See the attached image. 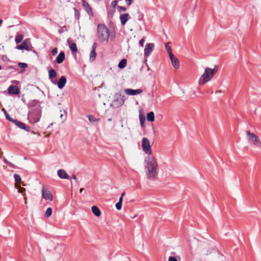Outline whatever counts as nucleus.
Returning a JSON list of instances; mask_svg holds the SVG:
<instances>
[{
	"mask_svg": "<svg viewBox=\"0 0 261 261\" xmlns=\"http://www.w3.org/2000/svg\"><path fill=\"white\" fill-rule=\"evenodd\" d=\"M146 174L147 178L154 179L158 175V165L156 159L152 156H148L145 160Z\"/></svg>",
	"mask_w": 261,
	"mask_h": 261,
	"instance_id": "nucleus-1",
	"label": "nucleus"
},
{
	"mask_svg": "<svg viewBox=\"0 0 261 261\" xmlns=\"http://www.w3.org/2000/svg\"><path fill=\"white\" fill-rule=\"evenodd\" d=\"M218 71L217 66L214 69L207 67L205 69L203 74L200 76L199 80V84L203 85L209 82Z\"/></svg>",
	"mask_w": 261,
	"mask_h": 261,
	"instance_id": "nucleus-2",
	"label": "nucleus"
},
{
	"mask_svg": "<svg viewBox=\"0 0 261 261\" xmlns=\"http://www.w3.org/2000/svg\"><path fill=\"white\" fill-rule=\"evenodd\" d=\"M110 33L108 28L104 24H99L97 28V36L101 42H108Z\"/></svg>",
	"mask_w": 261,
	"mask_h": 261,
	"instance_id": "nucleus-3",
	"label": "nucleus"
},
{
	"mask_svg": "<svg viewBox=\"0 0 261 261\" xmlns=\"http://www.w3.org/2000/svg\"><path fill=\"white\" fill-rule=\"evenodd\" d=\"M41 115V110L40 108H35L31 110L28 115V119L31 123H35L40 120Z\"/></svg>",
	"mask_w": 261,
	"mask_h": 261,
	"instance_id": "nucleus-4",
	"label": "nucleus"
},
{
	"mask_svg": "<svg viewBox=\"0 0 261 261\" xmlns=\"http://www.w3.org/2000/svg\"><path fill=\"white\" fill-rule=\"evenodd\" d=\"M142 146L143 150L146 154H148L149 155L151 154V149L150 142L147 138H143Z\"/></svg>",
	"mask_w": 261,
	"mask_h": 261,
	"instance_id": "nucleus-5",
	"label": "nucleus"
},
{
	"mask_svg": "<svg viewBox=\"0 0 261 261\" xmlns=\"http://www.w3.org/2000/svg\"><path fill=\"white\" fill-rule=\"evenodd\" d=\"M246 133L250 142L256 145L260 144L261 142L258 136L249 131H247Z\"/></svg>",
	"mask_w": 261,
	"mask_h": 261,
	"instance_id": "nucleus-6",
	"label": "nucleus"
},
{
	"mask_svg": "<svg viewBox=\"0 0 261 261\" xmlns=\"http://www.w3.org/2000/svg\"><path fill=\"white\" fill-rule=\"evenodd\" d=\"M42 196L45 200H48L50 201L53 200V196L50 191L47 189H45L44 187L42 189Z\"/></svg>",
	"mask_w": 261,
	"mask_h": 261,
	"instance_id": "nucleus-7",
	"label": "nucleus"
},
{
	"mask_svg": "<svg viewBox=\"0 0 261 261\" xmlns=\"http://www.w3.org/2000/svg\"><path fill=\"white\" fill-rule=\"evenodd\" d=\"M154 44L153 43H148L145 45V47L144 49V55L145 57H147L151 54V52L153 51L154 49Z\"/></svg>",
	"mask_w": 261,
	"mask_h": 261,
	"instance_id": "nucleus-8",
	"label": "nucleus"
},
{
	"mask_svg": "<svg viewBox=\"0 0 261 261\" xmlns=\"http://www.w3.org/2000/svg\"><path fill=\"white\" fill-rule=\"evenodd\" d=\"M124 96L121 94H117L116 95V98L114 100V102L116 103L117 106H121L124 103Z\"/></svg>",
	"mask_w": 261,
	"mask_h": 261,
	"instance_id": "nucleus-9",
	"label": "nucleus"
},
{
	"mask_svg": "<svg viewBox=\"0 0 261 261\" xmlns=\"http://www.w3.org/2000/svg\"><path fill=\"white\" fill-rule=\"evenodd\" d=\"M67 43L68 44L70 49L71 50L72 54H76L77 51V48L75 43L70 39H67Z\"/></svg>",
	"mask_w": 261,
	"mask_h": 261,
	"instance_id": "nucleus-10",
	"label": "nucleus"
},
{
	"mask_svg": "<svg viewBox=\"0 0 261 261\" xmlns=\"http://www.w3.org/2000/svg\"><path fill=\"white\" fill-rule=\"evenodd\" d=\"M170 56H169L170 59L172 63V65L173 67L175 69H178L179 67V62L178 60L174 57L173 54H170Z\"/></svg>",
	"mask_w": 261,
	"mask_h": 261,
	"instance_id": "nucleus-11",
	"label": "nucleus"
},
{
	"mask_svg": "<svg viewBox=\"0 0 261 261\" xmlns=\"http://www.w3.org/2000/svg\"><path fill=\"white\" fill-rule=\"evenodd\" d=\"M82 5L85 10L88 13V14L90 16H92L93 15V13L92 10V8L89 5V4L85 0H82Z\"/></svg>",
	"mask_w": 261,
	"mask_h": 261,
	"instance_id": "nucleus-12",
	"label": "nucleus"
},
{
	"mask_svg": "<svg viewBox=\"0 0 261 261\" xmlns=\"http://www.w3.org/2000/svg\"><path fill=\"white\" fill-rule=\"evenodd\" d=\"M125 92L127 95H135L142 93L143 90L141 89L134 90L131 89H126Z\"/></svg>",
	"mask_w": 261,
	"mask_h": 261,
	"instance_id": "nucleus-13",
	"label": "nucleus"
},
{
	"mask_svg": "<svg viewBox=\"0 0 261 261\" xmlns=\"http://www.w3.org/2000/svg\"><path fill=\"white\" fill-rule=\"evenodd\" d=\"M8 93L10 94L17 95L19 93L20 91L18 87L16 86L11 85L8 88Z\"/></svg>",
	"mask_w": 261,
	"mask_h": 261,
	"instance_id": "nucleus-14",
	"label": "nucleus"
},
{
	"mask_svg": "<svg viewBox=\"0 0 261 261\" xmlns=\"http://www.w3.org/2000/svg\"><path fill=\"white\" fill-rule=\"evenodd\" d=\"M97 47L96 43L94 42L92 45V49L90 54V60L93 61L95 60L96 57V53L95 51Z\"/></svg>",
	"mask_w": 261,
	"mask_h": 261,
	"instance_id": "nucleus-15",
	"label": "nucleus"
},
{
	"mask_svg": "<svg viewBox=\"0 0 261 261\" xmlns=\"http://www.w3.org/2000/svg\"><path fill=\"white\" fill-rule=\"evenodd\" d=\"M130 18L128 13L121 14L120 16V19L122 25H124L126 24L127 21Z\"/></svg>",
	"mask_w": 261,
	"mask_h": 261,
	"instance_id": "nucleus-16",
	"label": "nucleus"
},
{
	"mask_svg": "<svg viewBox=\"0 0 261 261\" xmlns=\"http://www.w3.org/2000/svg\"><path fill=\"white\" fill-rule=\"evenodd\" d=\"M66 83V79L64 76H62L58 82V87L60 89H62Z\"/></svg>",
	"mask_w": 261,
	"mask_h": 261,
	"instance_id": "nucleus-17",
	"label": "nucleus"
},
{
	"mask_svg": "<svg viewBox=\"0 0 261 261\" xmlns=\"http://www.w3.org/2000/svg\"><path fill=\"white\" fill-rule=\"evenodd\" d=\"M58 175L63 179H67L69 177L66 171L63 169H60L58 171Z\"/></svg>",
	"mask_w": 261,
	"mask_h": 261,
	"instance_id": "nucleus-18",
	"label": "nucleus"
},
{
	"mask_svg": "<svg viewBox=\"0 0 261 261\" xmlns=\"http://www.w3.org/2000/svg\"><path fill=\"white\" fill-rule=\"evenodd\" d=\"M65 56L64 51H61L56 58L57 63L58 64L62 63L65 60Z\"/></svg>",
	"mask_w": 261,
	"mask_h": 261,
	"instance_id": "nucleus-19",
	"label": "nucleus"
},
{
	"mask_svg": "<svg viewBox=\"0 0 261 261\" xmlns=\"http://www.w3.org/2000/svg\"><path fill=\"white\" fill-rule=\"evenodd\" d=\"M16 48L18 49H20V50H22V49H25L27 50H29L28 44H27L26 41H23L21 44L17 45Z\"/></svg>",
	"mask_w": 261,
	"mask_h": 261,
	"instance_id": "nucleus-20",
	"label": "nucleus"
},
{
	"mask_svg": "<svg viewBox=\"0 0 261 261\" xmlns=\"http://www.w3.org/2000/svg\"><path fill=\"white\" fill-rule=\"evenodd\" d=\"M92 213L97 217H99L101 215V212L97 206H93L92 207Z\"/></svg>",
	"mask_w": 261,
	"mask_h": 261,
	"instance_id": "nucleus-21",
	"label": "nucleus"
},
{
	"mask_svg": "<svg viewBox=\"0 0 261 261\" xmlns=\"http://www.w3.org/2000/svg\"><path fill=\"white\" fill-rule=\"evenodd\" d=\"M147 120L148 121L152 122L154 120V114L153 112L147 113L146 116Z\"/></svg>",
	"mask_w": 261,
	"mask_h": 261,
	"instance_id": "nucleus-22",
	"label": "nucleus"
},
{
	"mask_svg": "<svg viewBox=\"0 0 261 261\" xmlns=\"http://www.w3.org/2000/svg\"><path fill=\"white\" fill-rule=\"evenodd\" d=\"M127 64V60L125 59H123L120 61V62L118 64V67L120 69L124 68L126 67Z\"/></svg>",
	"mask_w": 261,
	"mask_h": 261,
	"instance_id": "nucleus-23",
	"label": "nucleus"
},
{
	"mask_svg": "<svg viewBox=\"0 0 261 261\" xmlns=\"http://www.w3.org/2000/svg\"><path fill=\"white\" fill-rule=\"evenodd\" d=\"M12 122L14 123L16 126H17L18 127H19L21 129H23L24 128V127H25L24 123H23L20 121H19L17 120L14 119Z\"/></svg>",
	"mask_w": 261,
	"mask_h": 261,
	"instance_id": "nucleus-24",
	"label": "nucleus"
},
{
	"mask_svg": "<svg viewBox=\"0 0 261 261\" xmlns=\"http://www.w3.org/2000/svg\"><path fill=\"white\" fill-rule=\"evenodd\" d=\"M49 78L52 79L57 76V72L54 69H51L48 71Z\"/></svg>",
	"mask_w": 261,
	"mask_h": 261,
	"instance_id": "nucleus-25",
	"label": "nucleus"
},
{
	"mask_svg": "<svg viewBox=\"0 0 261 261\" xmlns=\"http://www.w3.org/2000/svg\"><path fill=\"white\" fill-rule=\"evenodd\" d=\"M87 117L90 122L92 123H95L98 122L99 121V119H97L95 117H94L92 115H89L87 116Z\"/></svg>",
	"mask_w": 261,
	"mask_h": 261,
	"instance_id": "nucleus-26",
	"label": "nucleus"
},
{
	"mask_svg": "<svg viewBox=\"0 0 261 261\" xmlns=\"http://www.w3.org/2000/svg\"><path fill=\"white\" fill-rule=\"evenodd\" d=\"M23 39V36L22 35H19L16 36L15 41L16 43H19L21 42Z\"/></svg>",
	"mask_w": 261,
	"mask_h": 261,
	"instance_id": "nucleus-27",
	"label": "nucleus"
},
{
	"mask_svg": "<svg viewBox=\"0 0 261 261\" xmlns=\"http://www.w3.org/2000/svg\"><path fill=\"white\" fill-rule=\"evenodd\" d=\"M52 214V209L51 207H48L46 210V211L45 214V216L47 218L49 217Z\"/></svg>",
	"mask_w": 261,
	"mask_h": 261,
	"instance_id": "nucleus-28",
	"label": "nucleus"
},
{
	"mask_svg": "<svg viewBox=\"0 0 261 261\" xmlns=\"http://www.w3.org/2000/svg\"><path fill=\"white\" fill-rule=\"evenodd\" d=\"M4 110V114H5V115L6 116V119L10 121V122H13V121L14 120L13 119H12L10 116V115L8 114V113L7 112V111L5 110V109H3Z\"/></svg>",
	"mask_w": 261,
	"mask_h": 261,
	"instance_id": "nucleus-29",
	"label": "nucleus"
},
{
	"mask_svg": "<svg viewBox=\"0 0 261 261\" xmlns=\"http://www.w3.org/2000/svg\"><path fill=\"white\" fill-rule=\"evenodd\" d=\"M73 10L74 11V15H75V18L76 19H79L80 17V11L75 8H73Z\"/></svg>",
	"mask_w": 261,
	"mask_h": 261,
	"instance_id": "nucleus-30",
	"label": "nucleus"
},
{
	"mask_svg": "<svg viewBox=\"0 0 261 261\" xmlns=\"http://www.w3.org/2000/svg\"><path fill=\"white\" fill-rule=\"evenodd\" d=\"M165 48H166V49L167 53L169 54V56H170V55H171L170 54H172V50H171V48L169 45L168 43L165 44Z\"/></svg>",
	"mask_w": 261,
	"mask_h": 261,
	"instance_id": "nucleus-31",
	"label": "nucleus"
},
{
	"mask_svg": "<svg viewBox=\"0 0 261 261\" xmlns=\"http://www.w3.org/2000/svg\"><path fill=\"white\" fill-rule=\"evenodd\" d=\"M14 177L15 179V181L16 182H21V177L18 174H15L14 175Z\"/></svg>",
	"mask_w": 261,
	"mask_h": 261,
	"instance_id": "nucleus-32",
	"label": "nucleus"
},
{
	"mask_svg": "<svg viewBox=\"0 0 261 261\" xmlns=\"http://www.w3.org/2000/svg\"><path fill=\"white\" fill-rule=\"evenodd\" d=\"M15 187L18 189V192L22 193L23 195H24L25 194H24V192L25 191V189L23 188L19 187L17 185L15 186Z\"/></svg>",
	"mask_w": 261,
	"mask_h": 261,
	"instance_id": "nucleus-33",
	"label": "nucleus"
},
{
	"mask_svg": "<svg viewBox=\"0 0 261 261\" xmlns=\"http://www.w3.org/2000/svg\"><path fill=\"white\" fill-rule=\"evenodd\" d=\"M117 0H114V1H113L111 3V6L113 8V11H115V7H116L117 5Z\"/></svg>",
	"mask_w": 261,
	"mask_h": 261,
	"instance_id": "nucleus-34",
	"label": "nucleus"
},
{
	"mask_svg": "<svg viewBox=\"0 0 261 261\" xmlns=\"http://www.w3.org/2000/svg\"><path fill=\"white\" fill-rule=\"evenodd\" d=\"M18 66L21 68H25L27 67V64L24 63L19 62L18 64Z\"/></svg>",
	"mask_w": 261,
	"mask_h": 261,
	"instance_id": "nucleus-35",
	"label": "nucleus"
},
{
	"mask_svg": "<svg viewBox=\"0 0 261 261\" xmlns=\"http://www.w3.org/2000/svg\"><path fill=\"white\" fill-rule=\"evenodd\" d=\"M117 9L119 11L125 12L126 11V8L123 6H118Z\"/></svg>",
	"mask_w": 261,
	"mask_h": 261,
	"instance_id": "nucleus-36",
	"label": "nucleus"
},
{
	"mask_svg": "<svg viewBox=\"0 0 261 261\" xmlns=\"http://www.w3.org/2000/svg\"><path fill=\"white\" fill-rule=\"evenodd\" d=\"M122 207V203L120 201H118L116 204V207L117 210H119Z\"/></svg>",
	"mask_w": 261,
	"mask_h": 261,
	"instance_id": "nucleus-37",
	"label": "nucleus"
},
{
	"mask_svg": "<svg viewBox=\"0 0 261 261\" xmlns=\"http://www.w3.org/2000/svg\"><path fill=\"white\" fill-rule=\"evenodd\" d=\"M58 53L57 48H55L51 50V54L53 56H55Z\"/></svg>",
	"mask_w": 261,
	"mask_h": 261,
	"instance_id": "nucleus-38",
	"label": "nucleus"
},
{
	"mask_svg": "<svg viewBox=\"0 0 261 261\" xmlns=\"http://www.w3.org/2000/svg\"><path fill=\"white\" fill-rule=\"evenodd\" d=\"M168 260L169 261H177V259L175 257H172V256H170L169 257Z\"/></svg>",
	"mask_w": 261,
	"mask_h": 261,
	"instance_id": "nucleus-39",
	"label": "nucleus"
},
{
	"mask_svg": "<svg viewBox=\"0 0 261 261\" xmlns=\"http://www.w3.org/2000/svg\"><path fill=\"white\" fill-rule=\"evenodd\" d=\"M23 129H24L25 130H26L27 132H30L31 131V127L30 126H27L25 125V127H24V128H23Z\"/></svg>",
	"mask_w": 261,
	"mask_h": 261,
	"instance_id": "nucleus-40",
	"label": "nucleus"
},
{
	"mask_svg": "<svg viewBox=\"0 0 261 261\" xmlns=\"http://www.w3.org/2000/svg\"><path fill=\"white\" fill-rule=\"evenodd\" d=\"M144 40L143 39H141L139 41V44L141 47H143V43H144Z\"/></svg>",
	"mask_w": 261,
	"mask_h": 261,
	"instance_id": "nucleus-41",
	"label": "nucleus"
},
{
	"mask_svg": "<svg viewBox=\"0 0 261 261\" xmlns=\"http://www.w3.org/2000/svg\"><path fill=\"white\" fill-rule=\"evenodd\" d=\"M140 120L141 125L143 126L144 122L145 120V118H140Z\"/></svg>",
	"mask_w": 261,
	"mask_h": 261,
	"instance_id": "nucleus-42",
	"label": "nucleus"
},
{
	"mask_svg": "<svg viewBox=\"0 0 261 261\" xmlns=\"http://www.w3.org/2000/svg\"><path fill=\"white\" fill-rule=\"evenodd\" d=\"M128 6L130 5L133 2V0H125Z\"/></svg>",
	"mask_w": 261,
	"mask_h": 261,
	"instance_id": "nucleus-43",
	"label": "nucleus"
},
{
	"mask_svg": "<svg viewBox=\"0 0 261 261\" xmlns=\"http://www.w3.org/2000/svg\"><path fill=\"white\" fill-rule=\"evenodd\" d=\"M2 59L3 61H6L7 60V57L6 56H3Z\"/></svg>",
	"mask_w": 261,
	"mask_h": 261,
	"instance_id": "nucleus-44",
	"label": "nucleus"
},
{
	"mask_svg": "<svg viewBox=\"0 0 261 261\" xmlns=\"http://www.w3.org/2000/svg\"><path fill=\"white\" fill-rule=\"evenodd\" d=\"M72 178L74 179L76 181H77V178H76L75 175L72 176Z\"/></svg>",
	"mask_w": 261,
	"mask_h": 261,
	"instance_id": "nucleus-45",
	"label": "nucleus"
},
{
	"mask_svg": "<svg viewBox=\"0 0 261 261\" xmlns=\"http://www.w3.org/2000/svg\"><path fill=\"white\" fill-rule=\"evenodd\" d=\"M122 200H123V197H122V196H120V197L119 198V201H120L121 203H122Z\"/></svg>",
	"mask_w": 261,
	"mask_h": 261,
	"instance_id": "nucleus-46",
	"label": "nucleus"
},
{
	"mask_svg": "<svg viewBox=\"0 0 261 261\" xmlns=\"http://www.w3.org/2000/svg\"><path fill=\"white\" fill-rule=\"evenodd\" d=\"M8 69H15V68H14L13 66H8L7 67Z\"/></svg>",
	"mask_w": 261,
	"mask_h": 261,
	"instance_id": "nucleus-47",
	"label": "nucleus"
},
{
	"mask_svg": "<svg viewBox=\"0 0 261 261\" xmlns=\"http://www.w3.org/2000/svg\"><path fill=\"white\" fill-rule=\"evenodd\" d=\"M84 190V188H81L80 190V192L81 193Z\"/></svg>",
	"mask_w": 261,
	"mask_h": 261,
	"instance_id": "nucleus-48",
	"label": "nucleus"
},
{
	"mask_svg": "<svg viewBox=\"0 0 261 261\" xmlns=\"http://www.w3.org/2000/svg\"><path fill=\"white\" fill-rule=\"evenodd\" d=\"M124 195H125V192H123V193L121 194V196H122V197H123Z\"/></svg>",
	"mask_w": 261,
	"mask_h": 261,
	"instance_id": "nucleus-49",
	"label": "nucleus"
},
{
	"mask_svg": "<svg viewBox=\"0 0 261 261\" xmlns=\"http://www.w3.org/2000/svg\"><path fill=\"white\" fill-rule=\"evenodd\" d=\"M24 199L25 200V203H27V198L26 197H24Z\"/></svg>",
	"mask_w": 261,
	"mask_h": 261,
	"instance_id": "nucleus-50",
	"label": "nucleus"
},
{
	"mask_svg": "<svg viewBox=\"0 0 261 261\" xmlns=\"http://www.w3.org/2000/svg\"><path fill=\"white\" fill-rule=\"evenodd\" d=\"M3 22V20L0 19V24H2Z\"/></svg>",
	"mask_w": 261,
	"mask_h": 261,
	"instance_id": "nucleus-51",
	"label": "nucleus"
},
{
	"mask_svg": "<svg viewBox=\"0 0 261 261\" xmlns=\"http://www.w3.org/2000/svg\"><path fill=\"white\" fill-rule=\"evenodd\" d=\"M5 162H6V163H7L8 164H10V165H12V164H11V163L8 162L6 161V160H5Z\"/></svg>",
	"mask_w": 261,
	"mask_h": 261,
	"instance_id": "nucleus-52",
	"label": "nucleus"
},
{
	"mask_svg": "<svg viewBox=\"0 0 261 261\" xmlns=\"http://www.w3.org/2000/svg\"><path fill=\"white\" fill-rule=\"evenodd\" d=\"M60 246L62 247H64V245L63 244H61Z\"/></svg>",
	"mask_w": 261,
	"mask_h": 261,
	"instance_id": "nucleus-53",
	"label": "nucleus"
},
{
	"mask_svg": "<svg viewBox=\"0 0 261 261\" xmlns=\"http://www.w3.org/2000/svg\"><path fill=\"white\" fill-rule=\"evenodd\" d=\"M2 69V66L0 65V70Z\"/></svg>",
	"mask_w": 261,
	"mask_h": 261,
	"instance_id": "nucleus-54",
	"label": "nucleus"
},
{
	"mask_svg": "<svg viewBox=\"0 0 261 261\" xmlns=\"http://www.w3.org/2000/svg\"><path fill=\"white\" fill-rule=\"evenodd\" d=\"M12 1H13V0H11Z\"/></svg>",
	"mask_w": 261,
	"mask_h": 261,
	"instance_id": "nucleus-55",
	"label": "nucleus"
}]
</instances>
